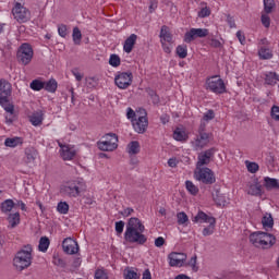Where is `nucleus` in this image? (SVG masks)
Wrapping results in <instances>:
<instances>
[{
    "instance_id": "2f4dec72",
    "label": "nucleus",
    "mask_w": 279,
    "mask_h": 279,
    "mask_svg": "<svg viewBox=\"0 0 279 279\" xmlns=\"http://www.w3.org/2000/svg\"><path fill=\"white\" fill-rule=\"evenodd\" d=\"M29 121L33 125H41L43 124V111H36L29 117Z\"/></svg>"
},
{
    "instance_id": "8fccbe9b",
    "label": "nucleus",
    "mask_w": 279,
    "mask_h": 279,
    "mask_svg": "<svg viewBox=\"0 0 279 279\" xmlns=\"http://www.w3.org/2000/svg\"><path fill=\"white\" fill-rule=\"evenodd\" d=\"M247 171L250 173H256L258 171V163L246 161Z\"/></svg>"
},
{
    "instance_id": "4468645a",
    "label": "nucleus",
    "mask_w": 279,
    "mask_h": 279,
    "mask_svg": "<svg viewBox=\"0 0 279 279\" xmlns=\"http://www.w3.org/2000/svg\"><path fill=\"white\" fill-rule=\"evenodd\" d=\"M63 252L65 254H77L80 252V245L77 241L73 240V238H65L62 242Z\"/></svg>"
},
{
    "instance_id": "774afa93",
    "label": "nucleus",
    "mask_w": 279,
    "mask_h": 279,
    "mask_svg": "<svg viewBox=\"0 0 279 279\" xmlns=\"http://www.w3.org/2000/svg\"><path fill=\"white\" fill-rule=\"evenodd\" d=\"M266 160H267L268 165H274V162H276V156H274L272 153H268Z\"/></svg>"
},
{
    "instance_id": "c85d7f7f",
    "label": "nucleus",
    "mask_w": 279,
    "mask_h": 279,
    "mask_svg": "<svg viewBox=\"0 0 279 279\" xmlns=\"http://www.w3.org/2000/svg\"><path fill=\"white\" fill-rule=\"evenodd\" d=\"M1 213L4 215H8V213H12V209L14 208V201L12 199H5L1 203Z\"/></svg>"
},
{
    "instance_id": "aec40b11",
    "label": "nucleus",
    "mask_w": 279,
    "mask_h": 279,
    "mask_svg": "<svg viewBox=\"0 0 279 279\" xmlns=\"http://www.w3.org/2000/svg\"><path fill=\"white\" fill-rule=\"evenodd\" d=\"M211 219H215V217L208 216L204 211H198L197 215L192 218V221L194 223H211L213 222Z\"/></svg>"
},
{
    "instance_id": "6ab92c4d",
    "label": "nucleus",
    "mask_w": 279,
    "mask_h": 279,
    "mask_svg": "<svg viewBox=\"0 0 279 279\" xmlns=\"http://www.w3.org/2000/svg\"><path fill=\"white\" fill-rule=\"evenodd\" d=\"M36 158H38V150L34 147H28L25 149V162L26 165H36Z\"/></svg>"
},
{
    "instance_id": "4be33fe9",
    "label": "nucleus",
    "mask_w": 279,
    "mask_h": 279,
    "mask_svg": "<svg viewBox=\"0 0 279 279\" xmlns=\"http://www.w3.org/2000/svg\"><path fill=\"white\" fill-rule=\"evenodd\" d=\"M213 199L217 206H226L228 204V199L226 198V194L221 193V191L216 190L213 194Z\"/></svg>"
},
{
    "instance_id": "603ef678",
    "label": "nucleus",
    "mask_w": 279,
    "mask_h": 279,
    "mask_svg": "<svg viewBox=\"0 0 279 279\" xmlns=\"http://www.w3.org/2000/svg\"><path fill=\"white\" fill-rule=\"evenodd\" d=\"M190 267H192L193 271H198V267H197V255H194L190 262H189Z\"/></svg>"
},
{
    "instance_id": "9b49d317",
    "label": "nucleus",
    "mask_w": 279,
    "mask_h": 279,
    "mask_svg": "<svg viewBox=\"0 0 279 279\" xmlns=\"http://www.w3.org/2000/svg\"><path fill=\"white\" fill-rule=\"evenodd\" d=\"M210 143V134L206 133V124H201L198 129V136L196 137L194 145L196 149H202Z\"/></svg>"
},
{
    "instance_id": "72a5a7b5",
    "label": "nucleus",
    "mask_w": 279,
    "mask_h": 279,
    "mask_svg": "<svg viewBox=\"0 0 279 279\" xmlns=\"http://www.w3.org/2000/svg\"><path fill=\"white\" fill-rule=\"evenodd\" d=\"M49 245H51V241L49 240V238L41 236L38 245L39 252H47V250H49Z\"/></svg>"
},
{
    "instance_id": "c9c22d12",
    "label": "nucleus",
    "mask_w": 279,
    "mask_h": 279,
    "mask_svg": "<svg viewBox=\"0 0 279 279\" xmlns=\"http://www.w3.org/2000/svg\"><path fill=\"white\" fill-rule=\"evenodd\" d=\"M262 223L265 230L267 228H274V217H271V214H266L262 219Z\"/></svg>"
},
{
    "instance_id": "09e8293b",
    "label": "nucleus",
    "mask_w": 279,
    "mask_h": 279,
    "mask_svg": "<svg viewBox=\"0 0 279 279\" xmlns=\"http://www.w3.org/2000/svg\"><path fill=\"white\" fill-rule=\"evenodd\" d=\"M95 279H108V272L105 269H96Z\"/></svg>"
},
{
    "instance_id": "7ed1b4c3",
    "label": "nucleus",
    "mask_w": 279,
    "mask_h": 279,
    "mask_svg": "<svg viewBox=\"0 0 279 279\" xmlns=\"http://www.w3.org/2000/svg\"><path fill=\"white\" fill-rule=\"evenodd\" d=\"M13 265L17 271H23V269H27L32 265V245H26L16 253Z\"/></svg>"
},
{
    "instance_id": "39448f33",
    "label": "nucleus",
    "mask_w": 279,
    "mask_h": 279,
    "mask_svg": "<svg viewBox=\"0 0 279 279\" xmlns=\"http://www.w3.org/2000/svg\"><path fill=\"white\" fill-rule=\"evenodd\" d=\"M16 59L20 64L27 66L34 59V48L28 43L22 44L16 52Z\"/></svg>"
},
{
    "instance_id": "cd10ccee",
    "label": "nucleus",
    "mask_w": 279,
    "mask_h": 279,
    "mask_svg": "<svg viewBox=\"0 0 279 279\" xmlns=\"http://www.w3.org/2000/svg\"><path fill=\"white\" fill-rule=\"evenodd\" d=\"M44 88L47 93H56L58 90V82L56 78H50L48 82H44Z\"/></svg>"
},
{
    "instance_id": "a878e982",
    "label": "nucleus",
    "mask_w": 279,
    "mask_h": 279,
    "mask_svg": "<svg viewBox=\"0 0 279 279\" xmlns=\"http://www.w3.org/2000/svg\"><path fill=\"white\" fill-rule=\"evenodd\" d=\"M7 220L9 221L11 228H16V226L21 223V214H19V211L9 214Z\"/></svg>"
},
{
    "instance_id": "3c124183",
    "label": "nucleus",
    "mask_w": 279,
    "mask_h": 279,
    "mask_svg": "<svg viewBox=\"0 0 279 279\" xmlns=\"http://www.w3.org/2000/svg\"><path fill=\"white\" fill-rule=\"evenodd\" d=\"M123 228H125V222L123 220L116 222V232L118 234H123Z\"/></svg>"
},
{
    "instance_id": "4c0bfd02",
    "label": "nucleus",
    "mask_w": 279,
    "mask_h": 279,
    "mask_svg": "<svg viewBox=\"0 0 279 279\" xmlns=\"http://www.w3.org/2000/svg\"><path fill=\"white\" fill-rule=\"evenodd\" d=\"M258 56L260 60H271V58H274V53L269 51V48H260Z\"/></svg>"
},
{
    "instance_id": "20e7f679",
    "label": "nucleus",
    "mask_w": 279,
    "mask_h": 279,
    "mask_svg": "<svg viewBox=\"0 0 279 279\" xmlns=\"http://www.w3.org/2000/svg\"><path fill=\"white\" fill-rule=\"evenodd\" d=\"M83 191H86L84 179H75L61 187V193L65 195V197H80Z\"/></svg>"
},
{
    "instance_id": "473e14b6",
    "label": "nucleus",
    "mask_w": 279,
    "mask_h": 279,
    "mask_svg": "<svg viewBox=\"0 0 279 279\" xmlns=\"http://www.w3.org/2000/svg\"><path fill=\"white\" fill-rule=\"evenodd\" d=\"M209 226L203 229V236H210L215 234V226H217V219H211Z\"/></svg>"
},
{
    "instance_id": "f03ea898",
    "label": "nucleus",
    "mask_w": 279,
    "mask_h": 279,
    "mask_svg": "<svg viewBox=\"0 0 279 279\" xmlns=\"http://www.w3.org/2000/svg\"><path fill=\"white\" fill-rule=\"evenodd\" d=\"M250 242L255 247H262V250H269L276 245V236L267 232H254L250 235Z\"/></svg>"
},
{
    "instance_id": "423d86ee",
    "label": "nucleus",
    "mask_w": 279,
    "mask_h": 279,
    "mask_svg": "<svg viewBox=\"0 0 279 279\" xmlns=\"http://www.w3.org/2000/svg\"><path fill=\"white\" fill-rule=\"evenodd\" d=\"M100 151H114L119 147V136L114 133H107L102 136V141L97 142Z\"/></svg>"
},
{
    "instance_id": "79ce46f5",
    "label": "nucleus",
    "mask_w": 279,
    "mask_h": 279,
    "mask_svg": "<svg viewBox=\"0 0 279 279\" xmlns=\"http://www.w3.org/2000/svg\"><path fill=\"white\" fill-rule=\"evenodd\" d=\"M185 186L191 195H197L199 193V189L192 181H186Z\"/></svg>"
},
{
    "instance_id": "f704fd0d",
    "label": "nucleus",
    "mask_w": 279,
    "mask_h": 279,
    "mask_svg": "<svg viewBox=\"0 0 279 279\" xmlns=\"http://www.w3.org/2000/svg\"><path fill=\"white\" fill-rule=\"evenodd\" d=\"M247 194L255 195V196L263 195V190H262L260 184H258V183L251 184L248 187Z\"/></svg>"
},
{
    "instance_id": "412c9836",
    "label": "nucleus",
    "mask_w": 279,
    "mask_h": 279,
    "mask_svg": "<svg viewBox=\"0 0 279 279\" xmlns=\"http://www.w3.org/2000/svg\"><path fill=\"white\" fill-rule=\"evenodd\" d=\"M138 36L136 34H131L124 41L123 49L125 53H132V49H134V46L136 45V39Z\"/></svg>"
},
{
    "instance_id": "0e129e2a",
    "label": "nucleus",
    "mask_w": 279,
    "mask_h": 279,
    "mask_svg": "<svg viewBox=\"0 0 279 279\" xmlns=\"http://www.w3.org/2000/svg\"><path fill=\"white\" fill-rule=\"evenodd\" d=\"M227 23H228V25L231 29L236 27V23L234 22V17H232L231 15H227Z\"/></svg>"
},
{
    "instance_id": "f8f14e48",
    "label": "nucleus",
    "mask_w": 279,
    "mask_h": 279,
    "mask_svg": "<svg viewBox=\"0 0 279 279\" xmlns=\"http://www.w3.org/2000/svg\"><path fill=\"white\" fill-rule=\"evenodd\" d=\"M208 36V28H191L184 35V43H193L195 38H206Z\"/></svg>"
},
{
    "instance_id": "864d4df0",
    "label": "nucleus",
    "mask_w": 279,
    "mask_h": 279,
    "mask_svg": "<svg viewBox=\"0 0 279 279\" xmlns=\"http://www.w3.org/2000/svg\"><path fill=\"white\" fill-rule=\"evenodd\" d=\"M213 119H215V111L209 109L206 113H204L203 120L213 121Z\"/></svg>"
},
{
    "instance_id": "13d9d810",
    "label": "nucleus",
    "mask_w": 279,
    "mask_h": 279,
    "mask_svg": "<svg viewBox=\"0 0 279 279\" xmlns=\"http://www.w3.org/2000/svg\"><path fill=\"white\" fill-rule=\"evenodd\" d=\"M262 24L264 25V27H269V25H271V19H269V15H262Z\"/></svg>"
},
{
    "instance_id": "c03bdc74",
    "label": "nucleus",
    "mask_w": 279,
    "mask_h": 279,
    "mask_svg": "<svg viewBox=\"0 0 279 279\" xmlns=\"http://www.w3.org/2000/svg\"><path fill=\"white\" fill-rule=\"evenodd\" d=\"M173 138L175 141H186V138H189L186 136V133L180 129H177L174 132H173Z\"/></svg>"
},
{
    "instance_id": "b1692460",
    "label": "nucleus",
    "mask_w": 279,
    "mask_h": 279,
    "mask_svg": "<svg viewBox=\"0 0 279 279\" xmlns=\"http://www.w3.org/2000/svg\"><path fill=\"white\" fill-rule=\"evenodd\" d=\"M160 38L161 43H173V35L170 34L169 27L167 25L161 26Z\"/></svg>"
},
{
    "instance_id": "e433bc0d",
    "label": "nucleus",
    "mask_w": 279,
    "mask_h": 279,
    "mask_svg": "<svg viewBox=\"0 0 279 279\" xmlns=\"http://www.w3.org/2000/svg\"><path fill=\"white\" fill-rule=\"evenodd\" d=\"M175 52H177V56L181 58V60H184V58L189 56V48L186 47V45H179L177 47Z\"/></svg>"
},
{
    "instance_id": "c756f323",
    "label": "nucleus",
    "mask_w": 279,
    "mask_h": 279,
    "mask_svg": "<svg viewBox=\"0 0 279 279\" xmlns=\"http://www.w3.org/2000/svg\"><path fill=\"white\" fill-rule=\"evenodd\" d=\"M5 147H19V145H23V138L21 137H8L4 141Z\"/></svg>"
},
{
    "instance_id": "393cba45",
    "label": "nucleus",
    "mask_w": 279,
    "mask_h": 279,
    "mask_svg": "<svg viewBox=\"0 0 279 279\" xmlns=\"http://www.w3.org/2000/svg\"><path fill=\"white\" fill-rule=\"evenodd\" d=\"M75 148L68 145L63 147L61 158H63V160H73V158H75Z\"/></svg>"
},
{
    "instance_id": "6e6d98bb",
    "label": "nucleus",
    "mask_w": 279,
    "mask_h": 279,
    "mask_svg": "<svg viewBox=\"0 0 279 279\" xmlns=\"http://www.w3.org/2000/svg\"><path fill=\"white\" fill-rule=\"evenodd\" d=\"M58 33H59V36H61V38H66V25L60 24L58 26Z\"/></svg>"
},
{
    "instance_id": "49530a36",
    "label": "nucleus",
    "mask_w": 279,
    "mask_h": 279,
    "mask_svg": "<svg viewBox=\"0 0 279 279\" xmlns=\"http://www.w3.org/2000/svg\"><path fill=\"white\" fill-rule=\"evenodd\" d=\"M57 210L58 213H60V215H66L69 213V205L66 202H60L57 206Z\"/></svg>"
},
{
    "instance_id": "1a4fd4ad",
    "label": "nucleus",
    "mask_w": 279,
    "mask_h": 279,
    "mask_svg": "<svg viewBox=\"0 0 279 279\" xmlns=\"http://www.w3.org/2000/svg\"><path fill=\"white\" fill-rule=\"evenodd\" d=\"M195 178L198 182H203V184H215L217 179L215 178V172L209 168H196Z\"/></svg>"
},
{
    "instance_id": "f3484780",
    "label": "nucleus",
    "mask_w": 279,
    "mask_h": 279,
    "mask_svg": "<svg viewBox=\"0 0 279 279\" xmlns=\"http://www.w3.org/2000/svg\"><path fill=\"white\" fill-rule=\"evenodd\" d=\"M10 95H12V84L1 78L0 80V104H5Z\"/></svg>"
},
{
    "instance_id": "4d7b16f0",
    "label": "nucleus",
    "mask_w": 279,
    "mask_h": 279,
    "mask_svg": "<svg viewBox=\"0 0 279 279\" xmlns=\"http://www.w3.org/2000/svg\"><path fill=\"white\" fill-rule=\"evenodd\" d=\"M209 45H210V47H214L215 49H221L223 47L221 41H219V39H215V38L210 39Z\"/></svg>"
},
{
    "instance_id": "7c9ffc66",
    "label": "nucleus",
    "mask_w": 279,
    "mask_h": 279,
    "mask_svg": "<svg viewBox=\"0 0 279 279\" xmlns=\"http://www.w3.org/2000/svg\"><path fill=\"white\" fill-rule=\"evenodd\" d=\"M264 182L267 191H271L272 189H279V181L277 179L266 177L264 178Z\"/></svg>"
},
{
    "instance_id": "a19ab883",
    "label": "nucleus",
    "mask_w": 279,
    "mask_h": 279,
    "mask_svg": "<svg viewBox=\"0 0 279 279\" xmlns=\"http://www.w3.org/2000/svg\"><path fill=\"white\" fill-rule=\"evenodd\" d=\"M72 38L74 45H80V43H82V31H80L78 27L73 28Z\"/></svg>"
},
{
    "instance_id": "ea45409f",
    "label": "nucleus",
    "mask_w": 279,
    "mask_h": 279,
    "mask_svg": "<svg viewBox=\"0 0 279 279\" xmlns=\"http://www.w3.org/2000/svg\"><path fill=\"white\" fill-rule=\"evenodd\" d=\"M276 8V2L274 0H264V12L266 14H271Z\"/></svg>"
},
{
    "instance_id": "5701e85b",
    "label": "nucleus",
    "mask_w": 279,
    "mask_h": 279,
    "mask_svg": "<svg viewBox=\"0 0 279 279\" xmlns=\"http://www.w3.org/2000/svg\"><path fill=\"white\" fill-rule=\"evenodd\" d=\"M126 151L130 156H136V154L141 153V144L138 141L130 142L126 146Z\"/></svg>"
},
{
    "instance_id": "bb28decb",
    "label": "nucleus",
    "mask_w": 279,
    "mask_h": 279,
    "mask_svg": "<svg viewBox=\"0 0 279 279\" xmlns=\"http://www.w3.org/2000/svg\"><path fill=\"white\" fill-rule=\"evenodd\" d=\"M279 82V76L276 72H268L265 74V84L268 86H274Z\"/></svg>"
},
{
    "instance_id": "de8ad7c7",
    "label": "nucleus",
    "mask_w": 279,
    "mask_h": 279,
    "mask_svg": "<svg viewBox=\"0 0 279 279\" xmlns=\"http://www.w3.org/2000/svg\"><path fill=\"white\" fill-rule=\"evenodd\" d=\"M109 64L114 68L120 66L121 58L118 54H111L109 59Z\"/></svg>"
},
{
    "instance_id": "dca6fc26",
    "label": "nucleus",
    "mask_w": 279,
    "mask_h": 279,
    "mask_svg": "<svg viewBox=\"0 0 279 279\" xmlns=\"http://www.w3.org/2000/svg\"><path fill=\"white\" fill-rule=\"evenodd\" d=\"M215 156V148H209L198 155L196 169H203L204 166L210 165V158Z\"/></svg>"
},
{
    "instance_id": "ddd939ff",
    "label": "nucleus",
    "mask_w": 279,
    "mask_h": 279,
    "mask_svg": "<svg viewBox=\"0 0 279 279\" xmlns=\"http://www.w3.org/2000/svg\"><path fill=\"white\" fill-rule=\"evenodd\" d=\"M170 267H182L186 263V254L172 252L168 255Z\"/></svg>"
},
{
    "instance_id": "680f3d73",
    "label": "nucleus",
    "mask_w": 279,
    "mask_h": 279,
    "mask_svg": "<svg viewBox=\"0 0 279 279\" xmlns=\"http://www.w3.org/2000/svg\"><path fill=\"white\" fill-rule=\"evenodd\" d=\"M53 263L54 265H57L58 267H66V263L64 262V259L60 258V257H53Z\"/></svg>"
},
{
    "instance_id": "58836bf2",
    "label": "nucleus",
    "mask_w": 279,
    "mask_h": 279,
    "mask_svg": "<svg viewBox=\"0 0 279 279\" xmlns=\"http://www.w3.org/2000/svg\"><path fill=\"white\" fill-rule=\"evenodd\" d=\"M177 221L179 226H187L189 223V216L184 211H180L177 214Z\"/></svg>"
},
{
    "instance_id": "6e6552de",
    "label": "nucleus",
    "mask_w": 279,
    "mask_h": 279,
    "mask_svg": "<svg viewBox=\"0 0 279 279\" xmlns=\"http://www.w3.org/2000/svg\"><path fill=\"white\" fill-rule=\"evenodd\" d=\"M134 80V75L132 72H118L114 77V84L121 90H125L132 86V82Z\"/></svg>"
},
{
    "instance_id": "052dcab7",
    "label": "nucleus",
    "mask_w": 279,
    "mask_h": 279,
    "mask_svg": "<svg viewBox=\"0 0 279 279\" xmlns=\"http://www.w3.org/2000/svg\"><path fill=\"white\" fill-rule=\"evenodd\" d=\"M72 75H74L77 82H82V80H84V74L80 73V70L77 69L72 70Z\"/></svg>"
},
{
    "instance_id": "bf43d9fd",
    "label": "nucleus",
    "mask_w": 279,
    "mask_h": 279,
    "mask_svg": "<svg viewBox=\"0 0 279 279\" xmlns=\"http://www.w3.org/2000/svg\"><path fill=\"white\" fill-rule=\"evenodd\" d=\"M209 14H210V9H208L207 7L203 8V9L198 12L199 19H206V16H208Z\"/></svg>"
},
{
    "instance_id": "338daca9",
    "label": "nucleus",
    "mask_w": 279,
    "mask_h": 279,
    "mask_svg": "<svg viewBox=\"0 0 279 279\" xmlns=\"http://www.w3.org/2000/svg\"><path fill=\"white\" fill-rule=\"evenodd\" d=\"M162 245H165V238L159 236L155 240V246L156 247H162Z\"/></svg>"
},
{
    "instance_id": "0eeeda50",
    "label": "nucleus",
    "mask_w": 279,
    "mask_h": 279,
    "mask_svg": "<svg viewBox=\"0 0 279 279\" xmlns=\"http://www.w3.org/2000/svg\"><path fill=\"white\" fill-rule=\"evenodd\" d=\"M206 88L216 95H223L226 93V83L218 75L206 80Z\"/></svg>"
},
{
    "instance_id": "e2e57ef3",
    "label": "nucleus",
    "mask_w": 279,
    "mask_h": 279,
    "mask_svg": "<svg viewBox=\"0 0 279 279\" xmlns=\"http://www.w3.org/2000/svg\"><path fill=\"white\" fill-rule=\"evenodd\" d=\"M157 9H158V0H150L149 13L153 14V12H156Z\"/></svg>"
},
{
    "instance_id": "a18cd8bd",
    "label": "nucleus",
    "mask_w": 279,
    "mask_h": 279,
    "mask_svg": "<svg viewBox=\"0 0 279 279\" xmlns=\"http://www.w3.org/2000/svg\"><path fill=\"white\" fill-rule=\"evenodd\" d=\"M125 279H141V275L132 269L124 270Z\"/></svg>"
},
{
    "instance_id": "f257e3e1",
    "label": "nucleus",
    "mask_w": 279,
    "mask_h": 279,
    "mask_svg": "<svg viewBox=\"0 0 279 279\" xmlns=\"http://www.w3.org/2000/svg\"><path fill=\"white\" fill-rule=\"evenodd\" d=\"M143 232H145V226L143 225L141 219L136 217L130 218L126 223L124 240L128 241V243L145 245V243H147V236L143 234Z\"/></svg>"
},
{
    "instance_id": "37998d69",
    "label": "nucleus",
    "mask_w": 279,
    "mask_h": 279,
    "mask_svg": "<svg viewBox=\"0 0 279 279\" xmlns=\"http://www.w3.org/2000/svg\"><path fill=\"white\" fill-rule=\"evenodd\" d=\"M31 88L32 90H43V88H45V82L40 81V80H34L33 82H31Z\"/></svg>"
},
{
    "instance_id": "5fc2aeb1",
    "label": "nucleus",
    "mask_w": 279,
    "mask_h": 279,
    "mask_svg": "<svg viewBox=\"0 0 279 279\" xmlns=\"http://www.w3.org/2000/svg\"><path fill=\"white\" fill-rule=\"evenodd\" d=\"M270 114L275 121H279V107L272 106Z\"/></svg>"
},
{
    "instance_id": "9d476101",
    "label": "nucleus",
    "mask_w": 279,
    "mask_h": 279,
    "mask_svg": "<svg viewBox=\"0 0 279 279\" xmlns=\"http://www.w3.org/2000/svg\"><path fill=\"white\" fill-rule=\"evenodd\" d=\"M12 14L19 23H27L29 19V10L23 7L21 2H15L12 9Z\"/></svg>"
},
{
    "instance_id": "2eb2a0df",
    "label": "nucleus",
    "mask_w": 279,
    "mask_h": 279,
    "mask_svg": "<svg viewBox=\"0 0 279 279\" xmlns=\"http://www.w3.org/2000/svg\"><path fill=\"white\" fill-rule=\"evenodd\" d=\"M132 125L137 134H145L149 125L147 116H140L138 119L132 120Z\"/></svg>"
},
{
    "instance_id": "69168bd1",
    "label": "nucleus",
    "mask_w": 279,
    "mask_h": 279,
    "mask_svg": "<svg viewBox=\"0 0 279 279\" xmlns=\"http://www.w3.org/2000/svg\"><path fill=\"white\" fill-rule=\"evenodd\" d=\"M126 117L131 119V121H135L136 119H134V117H136V112H134L132 108H128Z\"/></svg>"
},
{
    "instance_id": "a211bd4d",
    "label": "nucleus",
    "mask_w": 279,
    "mask_h": 279,
    "mask_svg": "<svg viewBox=\"0 0 279 279\" xmlns=\"http://www.w3.org/2000/svg\"><path fill=\"white\" fill-rule=\"evenodd\" d=\"M0 106L9 113L5 117L7 123H12L14 121V105L10 104V98H7L5 102H0Z\"/></svg>"
}]
</instances>
